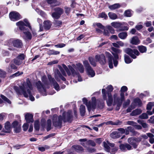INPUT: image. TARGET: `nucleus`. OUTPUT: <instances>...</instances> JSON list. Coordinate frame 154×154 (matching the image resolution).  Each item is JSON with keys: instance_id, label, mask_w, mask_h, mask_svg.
<instances>
[{"instance_id": "nucleus-1", "label": "nucleus", "mask_w": 154, "mask_h": 154, "mask_svg": "<svg viewBox=\"0 0 154 154\" xmlns=\"http://www.w3.org/2000/svg\"><path fill=\"white\" fill-rule=\"evenodd\" d=\"M32 88L31 82L29 79H27L26 82H24L22 85L20 86V88L17 86L14 87V89L17 93L20 94L22 93L26 97H27L29 96L30 100L33 101L35 98L32 96L30 91Z\"/></svg>"}, {"instance_id": "nucleus-2", "label": "nucleus", "mask_w": 154, "mask_h": 154, "mask_svg": "<svg viewBox=\"0 0 154 154\" xmlns=\"http://www.w3.org/2000/svg\"><path fill=\"white\" fill-rule=\"evenodd\" d=\"M112 50L115 52L112 53V54L113 55L114 59H113V57L112 55L109 52H106L105 53L106 56L108 59L109 65V67L112 69L113 67L112 61H113V63L114 66L116 67L118 63L117 60L119 59V57L118 54H120L121 52V50L119 49L115 48L113 47H111Z\"/></svg>"}, {"instance_id": "nucleus-3", "label": "nucleus", "mask_w": 154, "mask_h": 154, "mask_svg": "<svg viewBox=\"0 0 154 154\" xmlns=\"http://www.w3.org/2000/svg\"><path fill=\"white\" fill-rule=\"evenodd\" d=\"M6 45L9 47L8 49L10 50H14L15 49L13 46L17 48H21L22 46L21 41L18 39H10L7 42Z\"/></svg>"}, {"instance_id": "nucleus-4", "label": "nucleus", "mask_w": 154, "mask_h": 154, "mask_svg": "<svg viewBox=\"0 0 154 154\" xmlns=\"http://www.w3.org/2000/svg\"><path fill=\"white\" fill-rule=\"evenodd\" d=\"M62 66L69 76L71 75H72L73 76H77L78 78L79 81L81 82L82 81V79L79 73L77 72L71 66H69L68 68L65 65L63 64Z\"/></svg>"}, {"instance_id": "nucleus-5", "label": "nucleus", "mask_w": 154, "mask_h": 154, "mask_svg": "<svg viewBox=\"0 0 154 154\" xmlns=\"http://www.w3.org/2000/svg\"><path fill=\"white\" fill-rule=\"evenodd\" d=\"M83 102L88 107V110L90 111L92 109H94L96 106V100L95 97H93L92 98V102L89 101L87 102V100L85 98L82 99Z\"/></svg>"}, {"instance_id": "nucleus-6", "label": "nucleus", "mask_w": 154, "mask_h": 154, "mask_svg": "<svg viewBox=\"0 0 154 154\" xmlns=\"http://www.w3.org/2000/svg\"><path fill=\"white\" fill-rule=\"evenodd\" d=\"M126 24L125 23H121L119 22H113L111 23V25L115 28H119V31H123L127 30L128 28L127 26H124Z\"/></svg>"}, {"instance_id": "nucleus-7", "label": "nucleus", "mask_w": 154, "mask_h": 154, "mask_svg": "<svg viewBox=\"0 0 154 154\" xmlns=\"http://www.w3.org/2000/svg\"><path fill=\"white\" fill-rule=\"evenodd\" d=\"M24 21L25 23L22 21H20L16 23L17 26H19V29L21 30H26L25 26L28 27L31 30L32 29L31 26L30 24L26 19L24 20Z\"/></svg>"}, {"instance_id": "nucleus-8", "label": "nucleus", "mask_w": 154, "mask_h": 154, "mask_svg": "<svg viewBox=\"0 0 154 154\" xmlns=\"http://www.w3.org/2000/svg\"><path fill=\"white\" fill-rule=\"evenodd\" d=\"M56 115H54L53 116V125L55 127H60L62 123L63 118L61 116H58V117Z\"/></svg>"}, {"instance_id": "nucleus-9", "label": "nucleus", "mask_w": 154, "mask_h": 154, "mask_svg": "<svg viewBox=\"0 0 154 154\" xmlns=\"http://www.w3.org/2000/svg\"><path fill=\"white\" fill-rule=\"evenodd\" d=\"M125 52L133 59L136 58L135 55L138 56L139 54V51L135 49H132L130 48H127L125 50Z\"/></svg>"}, {"instance_id": "nucleus-10", "label": "nucleus", "mask_w": 154, "mask_h": 154, "mask_svg": "<svg viewBox=\"0 0 154 154\" xmlns=\"http://www.w3.org/2000/svg\"><path fill=\"white\" fill-rule=\"evenodd\" d=\"M62 117L64 122H70L72 118V111L69 110L66 112H64L63 114Z\"/></svg>"}, {"instance_id": "nucleus-11", "label": "nucleus", "mask_w": 154, "mask_h": 154, "mask_svg": "<svg viewBox=\"0 0 154 154\" xmlns=\"http://www.w3.org/2000/svg\"><path fill=\"white\" fill-rule=\"evenodd\" d=\"M55 12L52 14V17L56 19H59L61 15L63 13V10L60 8H56L54 9Z\"/></svg>"}, {"instance_id": "nucleus-12", "label": "nucleus", "mask_w": 154, "mask_h": 154, "mask_svg": "<svg viewBox=\"0 0 154 154\" xmlns=\"http://www.w3.org/2000/svg\"><path fill=\"white\" fill-rule=\"evenodd\" d=\"M9 17L10 20L14 21H17L21 18L20 15L16 11L11 12L9 14Z\"/></svg>"}, {"instance_id": "nucleus-13", "label": "nucleus", "mask_w": 154, "mask_h": 154, "mask_svg": "<svg viewBox=\"0 0 154 154\" xmlns=\"http://www.w3.org/2000/svg\"><path fill=\"white\" fill-rule=\"evenodd\" d=\"M25 55L23 54H20L16 58L13 60L14 63L17 65H20L23 63V60L25 59Z\"/></svg>"}, {"instance_id": "nucleus-14", "label": "nucleus", "mask_w": 154, "mask_h": 154, "mask_svg": "<svg viewBox=\"0 0 154 154\" xmlns=\"http://www.w3.org/2000/svg\"><path fill=\"white\" fill-rule=\"evenodd\" d=\"M48 76L50 82L53 85L54 89L57 91H59L60 90V88L58 84L54 79L51 77V75H48Z\"/></svg>"}, {"instance_id": "nucleus-15", "label": "nucleus", "mask_w": 154, "mask_h": 154, "mask_svg": "<svg viewBox=\"0 0 154 154\" xmlns=\"http://www.w3.org/2000/svg\"><path fill=\"white\" fill-rule=\"evenodd\" d=\"M113 99L114 104L113 105H115L116 104H117V106L120 107L123 101L121 98L118 97V94L116 93L115 94L113 95Z\"/></svg>"}, {"instance_id": "nucleus-16", "label": "nucleus", "mask_w": 154, "mask_h": 154, "mask_svg": "<svg viewBox=\"0 0 154 154\" xmlns=\"http://www.w3.org/2000/svg\"><path fill=\"white\" fill-rule=\"evenodd\" d=\"M95 58L97 61H98L101 64L103 65L106 62L105 57L103 54L95 56Z\"/></svg>"}, {"instance_id": "nucleus-17", "label": "nucleus", "mask_w": 154, "mask_h": 154, "mask_svg": "<svg viewBox=\"0 0 154 154\" xmlns=\"http://www.w3.org/2000/svg\"><path fill=\"white\" fill-rule=\"evenodd\" d=\"M36 85L38 90L41 92H45L46 89L44 85H42L40 81H38L36 83Z\"/></svg>"}, {"instance_id": "nucleus-18", "label": "nucleus", "mask_w": 154, "mask_h": 154, "mask_svg": "<svg viewBox=\"0 0 154 154\" xmlns=\"http://www.w3.org/2000/svg\"><path fill=\"white\" fill-rule=\"evenodd\" d=\"M119 147L120 149L122 151H126V149L128 150H130L132 149L131 146L129 144L127 143L121 144L119 146Z\"/></svg>"}, {"instance_id": "nucleus-19", "label": "nucleus", "mask_w": 154, "mask_h": 154, "mask_svg": "<svg viewBox=\"0 0 154 154\" xmlns=\"http://www.w3.org/2000/svg\"><path fill=\"white\" fill-rule=\"evenodd\" d=\"M54 77L57 81H58L59 78H60L63 81H65L66 80V79L62 75L58 70H57L55 71Z\"/></svg>"}, {"instance_id": "nucleus-20", "label": "nucleus", "mask_w": 154, "mask_h": 154, "mask_svg": "<svg viewBox=\"0 0 154 154\" xmlns=\"http://www.w3.org/2000/svg\"><path fill=\"white\" fill-rule=\"evenodd\" d=\"M128 142L135 149H136L138 145V143H136L134 137H130L128 139Z\"/></svg>"}, {"instance_id": "nucleus-21", "label": "nucleus", "mask_w": 154, "mask_h": 154, "mask_svg": "<svg viewBox=\"0 0 154 154\" xmlns=\"http://www.w3.org/2000/svg\"><path fill=\"white\" fill-rule=\"evenodd\" d=\"M25 119L27 123L30 122H33L34 120L33 119V116L32 115L28 113H26L25 116Z\"/></svg>"}, {"instance_id": "nucleus-22", "label": "nucleus", "mask_w": 154, "mask_h": 154, "mask_svg": "<svg viewBox=\"0 0 154 154\" xmlns=\"http://www.w3.org/2000/svg\"><path fill=\"white\" fill-rule=\"evenodd\" d=\"M107 96L108 99L106 100V103L107 105L110 106L112 105L113 102V97L111 93H108Z\"/></svg>"}, {"instance_id": "nucleus-23", "label": "nucleus", "mask_w": 154, "mask_h": 154, "mask_svg": "<svg viewBox=\"0 0 154 154\" xmlns=\"http://www.w3.org/2000/svg\"><path fill=\"white\" fill-rule=\"evenodd\" d=\"M44 28L46 30H49L51 28L52 26V23L49 20H46L43 23Z\"/></svg>"}, {"instance_id": "nucleus-24", "label": "nucleus", "mask_w": 154, "mask_h": 154, "mask_svg": "<svg viewBox=\"0 0 154 154\" xmlns=\"http://www.w3.org/2000/svg\"><path fill=\"white\" fill-rule=\"evenodd\" d=\"M72 148L75 149L76 151L78 152H83L84 150L82 147L78 145L72 146Z\"/></svg>"}, {"instance_id": "nucleus-25", "label": "nucleus", "mask_w": 154, "mask_h": 154, "mask_svg": "<svg viewBox=\"0 0 154 154\" xmlns=\"http://www.w3.org/2000/svg\"><path fill=\"white\" fill-rule=\"evenodd\" d=\"M130 42L133 45H137L140 43V41L137 37L134 36L132 38Z\"/></svg>"}, {"instance_id": "nucleus-26", "label": "nucleus", "mask_w": 154, "mask_h": 154, "mask_svg": "<svg viewBox=\"0 0 154 154\" xmlns=\"http://www.w3.org/2000/svg\"><path fill=\"white\" fill-rule=\"evenodd\" d=\"M88 75L91 77H94L95 75L94 71L93 70L91 67H89L86 69Z\"/></svg>"}, {"instance_id": "nucleus-27", "label": "nucleus", "mask_w": 154, "mask_h": 154, "mask_svg": "<svg viewBox=\"0 0 154 154\" xmlns=\"http://www.w3.org/2000/svg\"><path fill=\"white\" fill-rule=\"evenodd\" d=\"M121 135L119 132L116 131L113 132L110 134V137L114 139L119 138L121 136Z\"/></svg>"}, {"instance_id": "nucleus-28", "label": "nucleus", "mask_w": 154, "mask_h": 154, "mask_svg": "<svg viewBox=\"0 0 154 154\" xmlns=\"http://www.w3.org/2000/svg\"><path fill=\"white\" fill-rule=\"evenodd\" d=\"M125 133L126 135L128 134L130 131L134 134L135 133V132L134 131L133 127L131 126L127 127V128L125 129Z\"/></svg>"}, {"instance_id": "nucleus-29", "label": "nucleus", "mask_w": 154, "mask_h": 154, "mask_svg": "<svg viewBox=\"0 0 154 154\" xmlns=\"http://www.w3.org/2000/svg\"><path fill=\"white\" fill-rule=\"evenodd\" d=\"M11 126L10 122H7L5 124V130L4 132L5 133L9 132Z\"/></svg>"}, {"instance_id": "nucleus-30", "label": "nucleus", "mask_w": 154, "mask_h": 154, "mask_svg": "<svg viewBox=\"0 0 154 154\" xmlns=\"http://www.w3.org/2000/svg\"><path fill=\"white\" fill-rule=\"evenodd\" d=\"M142 112L141 110L140 109H136L131 113L130 115L131 116H135L140 114Z\"/></svg>"}, {"instance_id": "nucleus-31", "label": "nucleus", "mask_w": 154, "mask_h": 154, "mask_svg": "<svg viewBox=\"0 0 154 154\" xmlns=\"http://www.w3.org/2000/svg\"><path fill=\"white\" fill-rule=\"evenodd\" d=\"M132 103H134V105H137L138 106H140L142 104V102L138 98H136L134 100L133 102Z\"/></svg>"}, {"instance_id": "nucleus-32", "label": "nucleus", "mask_w": 154, "mask_h": 154, "mask_svg": "<svg viewBox=\"0 0 154 154\" xmlns=\"http://www.w3.org/2000/svg\"><path fill=\"white\" fill-rule=\"evenodd\" d=\"M108 15L109 18L112 20H115L118 17L117 15L115 13L112 12H109L108 14Z\"/></svg>"}, {"instance_id": "nucleus-33", "label": "nucleus", "mask_w": 154, "mask_h": 154, "mask_svg": "<svg viewBox=\"0 0 154 154\" xmlns=\"http://www.w3.org/2000/svg\"><path fill=\"white\" fill-rule=\"evenodd\" d=\"M127 36V33L125 32H123L119 33L118 35L119 38L122 39H125Z\"/></svg>"}, {"instance_id": "nucleus-34", "label": "nucleus", "mask_w": 154, "mask_h": 154, "mask_svg": "<svg viewBox=\"0 0 154 154\" xmlns=\"http://www.w3.org/2000/svg\"><path fill=\"white\" fill-rule=\"evenodd\" d=\"M80 111L81 115L83 116L85 112V108L84 106L81 105L80 106Z\"/></svg>"}, {"instance_id": "nucleus-35", "label": "nucleus", "mask_w": 154, "mask_h": 154, "mask_svg": "<svg viewBox=\"0 0 154 154\" xmlns=\"http://www.w3.org/2000/svg\"><path fill=\"white\" fill-rule=\"evenodd\" d=\"M120 7V5L119 4H115L113 5L109 6V8L112 10H114L119 8Z\"/></svg>"}, {"instance_id": "nucleus-36", "label": "nucleus", "mask_w": 154, "mask_h": 154, "mask_svg": "<svg viewBox=\"0 0 154 154\" xmlns=\"http://www.w3.org/2000/svg\"><path fill=\"white\" fill-rule=\"evenodd\" d=\"M103 144L105 150L107 152H109L110 147L109 144H108V141H107L106 142H103Z\"/></svg>"}, {"instance_id": "nucleus-37", "label": "nucleus", "mask_w": 154, "mask_h": 154, "mask_svg": "<svg viewBox=\"0 0 154 154\" xmlns=\"http://www.w3.org/2000/svg\"><path fill=\"white\" fill-rule=\"evenodd\" d=\"M77 68L80 72L81 73H83L84 72V68L83 65L80 63L76 64Z\"/></svg>"}, {"instance_id": "nucleus-38", "label": "nucleus", "mask_w": 154, "mask_h": 154, "mask_svg": "<svg viewBox=\"0 0 154 154\" xmlns=\"http://www.w3.org/2000/svg\"><path fill=\"white\" fill-rule=\"evenodd\" d=\"M124 60L125 62L127 63H129L132 62V60L130 59V57L127 55L125 54L124 55Z\"/></svg>"}, {"instance_id": "nucleus-39", "label": "nucleus", "mask_w": 154, "mask_h": 154, "mask_svg": "<svg viewBox=\"0 0 154 154\" xmlns=\"http://www.w3.org/2000/svg\"><path fill=\"white\" fill-rule=\"evenodd\" d=\"M98 17L103 18L106 20L108 18V16L104 12H102L99 14Z\"/></svg>"}, {"instance_id": "nucleus-40", "label": "nucleus", "mask_w": 154, "mask_h": 154, "mask_svg": "<svg viewBox=\"0 0 154 154\" xmlns=\"http://www.w3.org/2000/svg\"><path fill=\"white\" fill-rule=\"evenodd\" d=\"M138 49L139 51L142 53L145 52L146 51V48L143 46H138Z\"/></svg>"}, {"instance_id": "nucleus-41", "label": "nucleus", "mask_w": 154, "mask_h": 154, "mask_svg": "<svg viewBox=\"0 0 154 154\" xmlns=\"http://www.w3.org/2000/svg\"><path fill=\"white\" fill-rule=\"evenodd\" d=\"M88 60L90 64L94 66H96V63L94 59L92 57H90L88 58Z\"/></svg>"}, {"instance_id": "nucleus-42", "label": "nucleus", "mask_w": 154, "mask_h": 154, "mask_svg": "<svg viewBox=\"0 0 154 154\" xmlns=\"http://www.w3.org/2000/svg\"><path fill=\"white\" fill-rule=\"evenodd\" d=\"M153 106H154V102H149L147 105L146 109L148 110H150Z\"/></svg>"}, {"instance_id": "nucleus-43", "label": "nucleus", "mask_w": 154, "mask_h": 154, "mask_svg": "<svg viewBox=\"0 0 154 154\" xmlns=\"http://www.w3.org/2000/svg\"><path fill=\"white\" fill-rule=\"evenodd\" d=\"M51 129V121L50 119H48L47 121V130L48 131Z\"/></svg>"}, {"instance_id": "nucleus-44", "label": "nucleus", "mask_w": 154, "mask_h": 154, "mask_svg": "<svg viewBox=\"0 0 154 154\" xmlns=\"http://www.w3.org/2000/svg\"><path fill=\"white\" fill-rule=\"evenodd\" d=\"M136 107L135 105H134V103H132L131 105L127 109V112H130L131 110Z\"/></svg>"}, {"instance_id": "nucleus-45", "label": "nucleus", "mask_w": 154, "mask_h": 154, "mask_svg": "<svg viewBox=\"0 0 154 154\" xmlns=\"http://www.w3.org/2000/svg\"><path fill=\"white\" fill-rule=\"evenodd\" d=\"M34 128L37 130L38 131L39 129V122L38 121H36L34 122Z\"/></svg>"}, {"instance_id": "nucleus-46", "label": "nucleus", "mask_w": 154, "mask_h": 154, "mask_svg": "<svg viewBox=\"0 0 154 154\" xmlns=\"http://www.w3.org/2000/svg\"><path fill=\"white\" fill-rule=\"evenodd\" d=\"M23 33L27 39H31L32 35L30 32H24Z\"/></svg>"}, {"instance_id": "nucleus-47", "label": "nucleus", "mask_w": 154, "mask_h": 154, "mask_svg": "<svg viewBox=\"0 0 154 154\" xmlns=\"http://www.w3.org/2000/svg\"><path fill=\"white\" fill-rule=\"evenodd\" d=\"M86 143L88 145H90L93 146H94L96 145L95 142L94 141L91 140H89L87 141Z\"/></svg>"}, {"instance_id": "nucleus-48", "label": "nucleus", "mask_w": 154, "mask_h": 154, "mask_svg": "<svg viewBox=\"0 0 154 154\" xmlns=\"http://www.w3.org/2000/svg\"><path fill=\"white\" fill-rule=\"evenodd\" d=\"M139 118L142 119H146L148 118V116L146 113H143L139 116Z\"/></svg>"}, {"instance_id": "nucleus-49", "label": "nucleus", "mask_w": 154, "mask_h": 154, "mask_svg": "<svg viewBox=\"0 0 154 154\" xmlns=\"http://www.w3.org/2000/svg\"><path fill=\"white\" fill-rule=\"evenodd\" d=\"M102 92L103 99L105 100H106V92L105 89L104 88L102 89Z\"/></svg>"}, {"instance_id": "nucleus-50", "label": "nucleus", "mask_w": 154, "mask_h": 154, "mask_svg": "<svg viewBox=\"0 0 154 154\" xmlns=\"http://www.w3.org/2000/svg\"><path fill=\"white\" fill-rule=\"evenodd\" d=\"M106 28L111 34H113L114 33L115 30L111 26H107Z\"/></svg>"}, {"instance_id": "nucleus-51", "label": "nucleus", "mask_w": 154, "mask_h": 154, "mask_svg": "<svg viewBox=\"0 0 154 154\" xmlns=\"http://www.w3.org/2000/svg\"><path fill=\"white\" fill-rule=\"evenodd\" d=\"M107 93H111L113 89V88L111 85L108 86L106 88Z\"/></svg>"}, {"instance_id": "nucleus-52", "label": "nucleus", "mask_w": 154, "mask_h": 154, "mask_svg": "<svg viewBox=\"0 0 154 154\" xmlns=\"http://www.w3.org/2000/svg\"><path fill=\"white\" fill-rule=\"evenodd\" d=\"M47 2L51 5H53L54 4H55V5H57L56 4L57 2V0H47Z\"/></svg>"}, {"instance_id": "nucleus-53", "label": "nucleus", "mask_w": 154, "mask_h": 154, "mask_svg": "<svg viewBox=\"0 0 154 154\" xmlns=\"http://www.w3.org/2000/svg\"><path fill=\"white\" fill-rule=\"evenodd\" d=\"M124 14L125 16L127 17H130L132 15L131 11L129 10L125 11V12Z\"/></svg>"}, {"instance_id": "nucleus-54", "label": "nucleus", "mask_w": 154, "mask_h": 154, "mask_svg": "<svg viewBox=\"0 0 154 154\" xmlns=\"http://www.w3.org/2000/svg\"><path fill=\"white\" fill-rule=\"evenodd\" d=\"M62 23V22L60 20H55L54 22V24L55 26H60Z\"/></svg>"}, {"instance_id": "nucleus-55", "label": "nucleus", "mask_w": 154, "mask_h": 154, "mask_svg": "<svg viewBox=\"0 0 154 154\" xmlns=\"http://www.w3.org/2000/svg\"><path fill=\"white\" fill-rule=\"evenodd\" d=\"M1 97L5 101L9 103H11V101L4 96L2 95H1Z\"/></svg>"}, {"instance_id": "nucleus-56", "label": "nucleus", "mask_w": 154, "mask_h": 154, "mask_svg": "<svg viewBox=\"0 0 154 154\" xmlns=\"http://www.w3.org/2000/svg\"><path fill=\"white\" fill-rule=\"evenodd\" d=\"M83 63L86 68H88L91 67L87 60H85L83 61Z\"/></svg>"}, {"instance_id": "nucleus-57", "label": "nucleus", "mask_w": 154, "mask_h": 154, "mask_svg": "<svg viewBox=\"0 0 154 154\" xmlns=\"http://www.w3.org/2000/svg\"><path fill=\"white\" fill-rule=\"evenodd\" d=\"M59 68L62 75L66 76V75L63 68L60 66H59Z\"/></svg>"}, {"instance_id": "nucleus-58", "label": "nucleus", "mask_w": 154, "mask_h": 154, "mask_svg": "<svg viewBox=\"0 0 154 154\" xmlns=\"http://www.w3.org/2000/svg\"><path fill=\"white\" fill-rule=\"evenodd\" d=\"M15 132L17 133H19L21 131V127L20 126H17L16 127L14 128Z\"/></svg>"}, {"instance_id": "nucleus-59", "label": "nucleus", "mask_w": 154, "mask_h": 154, "mask_svg": "<svg viewBox=\"0 0 154 154\" xmlns=\"http://www.w3.org/2000/svg\"><path fill=\"white\" fill-rule=\"evenodd\" d=\"M66 45L63 43H60L55 45V46L57 48H62L65 47Z\"/></svg>"}, {"instance_id": "nucleus-60", "label": "nucleus", "mask_w": 154, "mask_h": 154, "mask_svg": "<svg viewBox=\"0 0 154 154\" xmlns=\"http://www.w3.org/2000/svg\"><path fill=\"white\" fill-rule=\"evenodd\" d=\"M28 123L27 122L24 123L23 126V130L24 131H26L28 128L29 125Z\"/></svg>"}, {"instance_id": "nucleus-61", "label": "nucleus", "mask_w": 154, "mask_h": 154, "mask_svg": "<svg viewBox=\"0 0 154 154\" xmlns=\"http://www.w3.org/2000/svg\"><path fill=\"white\" fill-rule=\"evenodd\" d=\"M128 90L127 87L125 86H123L121 88L120 91L121 92H124L125 91H126Z\"/></svg>"}, {"instance_id": "nucleus-62", "label": "nucleus", "mask_w": 154, "mask_h": 154, "mask_svg": "<svg viewBox=\"0 0 154 154\" xmlns=\"http://www.w3.org/2000/svg\"><path fill=\"white\" fill-rule=\"evenodd\" d=\"M5 72L0 69V77H5Z\"/></svg>"}, {"instance_id": "nucleus-63", "label": "nucleus", "mask_w": 154, "mask_h": 154, "mask_svg": "<svg viewBox=\"0 0 154 154\" xmlns=\"http://www.w3.org/2000/svg\"><path fill=\"white\" fill-rule=\"evenodd\" d=\"M103 34L104 35L107 36H109V33L108 31V30L106 29L105 28H104V29H103Z\"/></svg>"}, {"instance_id": "nucleus-64", "label": "nucleus", "mask_w": 154, "mask_h": 154, "mask_svg": "<svg viewBox=\"0 0 154 154\" xmlns=\"http://www.w3.org/2000/svg\"><path fill=\"white\" fill-rule=\"evenodd\" d=\"M130 102V101L129 99L127 100L126 102H125L123 104V106L124 107H126L129 104Z\"/></svg>"}]
</instances>
